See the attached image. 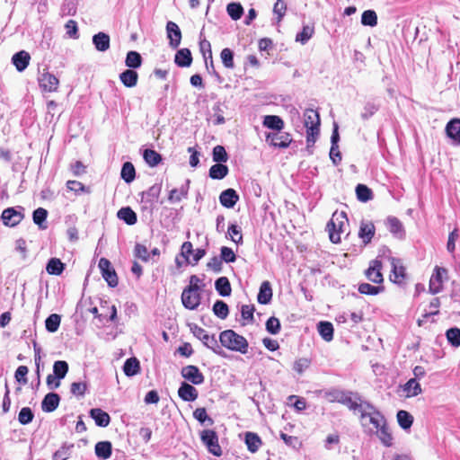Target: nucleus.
<instances>
[{
	"mask_svg": "<svg viewBox=\"0 0 460 460\" xmlns=\"http://www.w3.org/2000/svg\"><path fill=\"white\" fill-rule=\"evenodd\" d=\"M89 416L94 420L95 425L106 428L111 423V417L108 412L101 408H93L89 411Z\"/></svg>",
	"mask_w": 460,
	"mask_h": 460,
	"instance_id": "4be33fe9",
	"label": "nucleus"
},
{
	"mask_svg": "<svg viewBox=\"0 0 460 460\" xmlns=\"http://www.w3.org/2000/svg\"><path fill=\"white\" fill-rule=\"evenodd\" d=\"M143 158L146 164L150 167H155L163 161V156L161 154L154 149L149 148L144 150Z\"/></svg>",
	"mask_w": 460,
	"mask_h": 460,
	"instance_id": "ea45409f",
	"label": "nucleus"
},
{
	"mask_svg": "<svg viewBox=\"0 0 460 460\" xmlns=\"http://www.w3.org/2000/svg\"><path fill=\"white\" fill-rule=\"evenodd\" d=\"M181 376L191 383L193 385H202L205 381V376L199 368L194 365H188L181 368Z\"/></svg>",
	"mask_w": 460,
	"mask_h": 460,
	"instance_id": "9b49d317",
	"label": "nucleus"
},
{
	"mask_svg": "<svg viewBox=\"0 0 460 460\" xmlns=\"http://www.w3.org/2000/svg\"><path fill=\"white\" fill-rule=\"evenodd\" d=\"M189 326L194 337L199 339L205 347L222 358L227 357L226 351L218 344V341L216 339L215 334L209 335L206 330L196 323H190Z\"/></svg>",
	"mask_w": 460,
	"mask_h": 460,
	"instance_id": "f03ea898",
	"label": "nucleus"
},
{
	"mask_svg": "<svg viewBox=\"0 0 460 460\" xmlns=\"http://www.w3.org/2000/svg\"><path fill=\"white\" fill-rule=\"evenodd\" d=\"M348 391L341 390L339 388L323 389L318 392L319 395L325 398L330 402L341 403L344 401L345 395Z\"/></svg>",
	"mask_w": 460,
	"mask_h": 460,
	"instance_id": "aec40b11",
	"label": "nucleus"
},
{
	"mask_svg": "<svg viewBox=\"0 0 460 460\" xmlns=\"http://www.w3.org/2000/svg\"><path fill=\"white\" fill-rule=\"evenodd\" d=\"M234 53L231 49L225 48L221 50L220 58L226 68L233 69L234 67Z\"/></svg>",
	"mask_w": 460,
	"mask_h": 460,
	"instance_id": "680f3d73",
	"label": "nucleus"
},
{
	"mask_svg": "<svg viewBox=\"0 0 460 460\" xmlns=\"http://www.w3.org/2000/svg\"><path fill=\"white\" fill-rule=\"evenodd\" d=\"M357 199L361 202H367L373 199V191L367 185L358 183L355 189Z\"/></svg>",
	"mask_w": 460,
	"mask_h": 460,
	"instance_id": "8fccbe9b",
	"label": "nucleus"
},
{
	"mask_svg": "<svg viewBox=\"0 0 460 460\" xmlns=\"http://www.w3.org/2000/svg\"><path fill=\"white\" fill-rule=\"evenodd\" d=\"M243 12V7L239 2H231L226 5V13L234 21L241 19Z\"/></svg>",
	"mask_w": 460,
	"mask_h": 460,
	"instance_id": "49530a36",
	"label": "nucleus"
},
{
	"mask_svg": "<svg viewBox=\"0 0 460 460\" xmlns=\"http://www.w3.org/2000/svg\"><path fill=\"white\" fill-rule=\"evenodd\" d=\"M262 125L274 132L281 131L285 127L284 120L278 115H265Z\"/></svg>",
	"mask_w": 460,
	"mask_h": 460,
	"instance_id": "cd10ccee",
	"label": "nucleus"
},
{
	"mask_svg": "<svg viewBox=\"0 0 460 460\" xmlns=\"http://www.w3.org/2000/svg\"><path fill=\"white\" fill-rule=\"evenodd\" d=\"M24 218V208L21 206L10 207L3 210L1 220L9 227H14Z\"/></svg>",
	"mask_w": 460,
	"mask_h": 460,
	"instance_id": "423d86ee",
	"label": "nucleus"
},
{
	"mask_svg": "<svg viewBox=\"0 0 460 460\" xmlns=\"http://www.w3.org/2000/svg\"><path fill=\"white\" fill-rule=\"evenodd\" d=\"M266 141L274 147L287 148L292 142L291 135L288 132H268L266 133Z\"/></svg>",
	"mask_w": 460,
	"mask_h": 460,
	"instance_id": "9d476101",
	"label": "nucleus"
},
{
	"mask_svg": "<svg viewBox=\"0 0 460 460\" xmlns=\"http://www.w3.org/2000/svg\"><path fill=\"white\" fill-rule=\"evenodd\" d=\"M212 311L217 317L225 320L229 314V306L225 301L217 299L213 305Z\"/></svg>",
	"mask_w": 460,
	"mask_h": 460,
	"instance_id": "09e8293b",
	"label": "nucleus"
},
{
	"mask_svg": "<svg viewBox=\"0 0 460 460\" xmlns=\"http://www.w3.org/2000/svg\"><path fill=\"white\" fill-rule=\"evenodd\" d=\"M66 269V264L58 258H50L46 265V271L49 275L60 276Z\"/></svg>",
	"mask_w": 460,
	"mask_h": 460,
	"instance_id": "c9c22d12",
	"label": "nucleus"
},
{
	"mask_svg": "<svg viewBox=\"0 0 460 460\" xmlns=\"http://www.w3.org/2000/svg\"><path fill=\"white\" fill-rule=\"evenodd\" d=\"M98 267L101 270L102 278L107 282L108 286L110 288L117 287L119 284V279L111 261L106 258H101Z\"/></svg>",
	"mask_w": 460,
	"mask_h": 460,
	"instance_id": "6e6552de",
	"label": "nucleus"
},
{
	"mask_svg": "<svg viewBox=\"0 0 460 460\" xmlns=\"http://www.w3.org/2000/svg\"><path fill=\"white\" fill-rule=\"evenodd\" d=\"M446 337L451 346L455 348L460 346V329L458 327H451L447 330Z\"/></svg>",
	"mask_w": 460,
	"mask_h": 460,
	"instance_id": "69168bd1",
	"label": "nucleus"
},
{
	"mask_svg": "<svg viewBox=\"0 0 460 460\" xmlns=\"http://www.w3.org/2000/svg\"><path fill=\"white\" fill-rule=\"evenodd\" d=\"M73 443H63L62 446L53 454L52 460H66L70 457L74 448Z\"/></svg>",
	"mask_w": 460,
	"mask_h": 460,
	"instance_id": "de8ad7c7",
	"label": "nucleus"
},
{
	"mask_svg": "<svg viewBox=\"0 0 460 460\" xmlns=\"http://www.w3.org/2000/svg\"><path fill=\"white\" fill-rule=\"evenodd\" d=\"M123 372L128 377H132L140 373V362L136 357L128 358L123 364Z\"/></svg>",
	"mask_w": 460,
	"mask_h": 460,
	"instance_id": "2f4dec72",
	"label": "nucleus"
},
{
	"mask_svg": "<svg viewBox=\"0 0 460 460\" xmlns=\"http://www.w3.org/2000/svg\"><path fill=\"white\" fill-rule=\"evenodd\" d=\"M228 173L229 168L225 164L216 163L208 170V176L213 180H223Z\"/></svg>",
	"mask_w": 460,
	"mask_h": 460,
	"instance_id": "e433bc0d",
	"label": "nucleus"
},
{
	"mask_svg": "<svg viewBox=\"0 0 460 460\" xmlns=\"http://www.w3.org/2000/svg\"><path fill=\"white\" fill-rule=\"evenodd\" d=\"M192 55L191 51L187 49L183 48L181 49H178L174 56V63L179 67H189L192 64Z\"/></svg>",
	"mask_w": 460,
	"mask_h": 460,
	"instance_id": "a878e982",
	"label": "nucleus"
},
{
	"mask_svg": "<svg viewBox=\"0 0 460 460\" xmlns=\"http://www.w3.org/2000/svg\"><path fill=\"white\" fill-rule=\"evenodd\" d=\"M166 33L169 39V46L173 49H177L181 40V31L178 24L172 21L167 22Z\"/></svg>",
	"mask_w": 460,
	"mask_h": 460,
	"instance_id": "2eb2a0df",
	"label": "nucleus"
},
{
	"mask_svg": "<svg viewBox=\"0 0 460 460\" xmlns=\"http://www.w3.org/2000/svg\"><path fill=\"white\" fill-rule=\"evenodd\" d=\"M367 411H362L359 416L361 425L364 429L367 427V423L372 424L375 430H377L380 426L386 422L385 417L383 413L373 404H367Z\"/></svg>",
	"mask_w": 460,
	"mask_h": 460,
	"instance_id": "39448f33",
	"label": "nucleus"
},
{
	"mask_svg": "<svg viewBox=\"0 0 460 460\" xmlns=\"http://www.w3.org/2000/svg\"><path fill=\"white\" fill-rule=\"evenodd\" d=\"M201 301L200 291L197 288H184L181 293L182 305L189 310H195L199 307Z\"/></svg>",
	"mask_w": 460,
	"mask_h": 460,
	"instance_id": "1a4fd4ad",
	"label": "nucleus"
},
{
	"mask_svg": "<svg viewBox=\"0 0 460 460\" xmlns=\"http://www.w3.org/2000/svg\"><path fill=\"white\" fill-rule=\"evenodd\" d=\"M200 440L206 446L208 452L215 456L222 455V449L218 443L217 433L213 429H204L200 432Z\"/></svg>",
	"mask_w": 460,
	"mask_h": 460,
	"instance_id": "0eeeda50",
	"label": "nucleus"
},
{
	"mask_svg": "<svg viewBox=\"0 0 460 460\" xmlns=\"http://www.w3.org/2000/svg\"><path fill=\"white\" fill-rule=\"evenodd\" d=\"M120 177L126 183H131L136 178V169L131 162L122 164Z\"/></svg>",
	"mask_w": 460,
	"mask_h": 460,
	"instance_id": "c03bdc74",
	"label": "nucleus"
},
{
	"mask_svg": "<svg viewBox=\"0 0 460 460\" xmlns=\"http://www.w3.org/2000/svg\"><path fill=\"white\" fill-rule=\"evenodd\" d=\"M358 292L363 295L376 296L385 290L384 286H374L369 283H361L358 285Z\"/></svg>",
	"mask_w": 460,
	"mask_h": 460,
	"instance_id": "4d7b16f0",
	"label": "nucleus"
},
{
	"mask_svg": "<svg viewBox=\"0 0 460 460\" xmlns=\"http://www.w3.org/2000/svg\"><path fill=\"white\" fill-rule=\"evenodd\" d=\"M212 159L215 163L225 164L229 159V155L223 146L217 145L212 150Z\"/></svg>",
	"mask_w": 460,
	"mask_h": 460,
	"instance_id": "bf43d9fd",
	"label": "nucleus"
},
{
	"mask_svg": "<svg viewBox=\"0 0 460 460\" xmlns=\"http://www.w3.org/2000/svg\"><path fill=\"white\" fill-rule=\"evenodd\" d=\"M388 231L394 235V237L402 240L406 236V232L402 223L396 217L389 216L385 222Z\"/></svg>",
	"mask_w": 460,
	"mask_h": 460,
	"instance_id": "4468645a",
	"label": "nucleus"
},
{
	"mask_svg": "<svg viewBox=\"0 0 460 460\" xmlns=\"http://www.w3.org/2000/svg\"><path fill=\"white\" fill-rule=\"evenodd\" d=\"M346 224H348V217L345 212H341L340 214L335 212L332 215V219L326 226L330 241L332 243H339L341 242V233L344 231Z\"/></svg>",
	"mask_w": 460,
	"mask_h": 460,
	"instance_id": "20e7f679",
	"label": "nucleus"
},
{
	"mask_svg": "<svg viewBox=\"0 0 460 460\" xmlns=\"http://www.w3.org/2000/svg\"><path fill=\"white\" fill-rule=\"evenodd\" d=\"M93 44L99 52H105L110 49L111 38L106 32L100 31L93 36Z\"/></svg>",
	"mask_w": 460,
	"mask_h": 460,
	"instance_id": "bb28decb",
	"label": "nucleus"
},
{
	"mask_svg": "<svg viewBox=\"0 0 460 460\" xmlns=\"http://www.w3.org/2000/svg\"><path fill=\"white\" fill-rule=\"evenodd\" d=\"M34 412L30 407H22L18 413V421L22 425H28L34 419Z\"/></svg>",
	"mask_w": 460,
	"mask_h": 460,
	"instance_id": "338daca9",
	"label": "nucleus"
},
{
	"mask_svg": "<svg viewBox=\"0 0 460 460\" xmlns=\"http://www.w3.org/2000/svg\"><path fill=\"white\" fill-rule=\"evenodd\" d=\"M238 200L239 195L236 190L232 188L223 190L219 195L220 204L226 208H234Z\"/></svg>",
	"mask_w": 460,
	"mask_h": 460,
	"instance_id": "412c9836",
	"label": "nucleus"
},
{
	"mask_svg": "<svg viewBox=\"0 0 460 460\" xmlns=\"http://www.w3.org/2000/svg\"><path fill=\"white\" fill-rule=\"evenodd\" d=\"M390 279L395 284L401 285L406 277L405 268L401 264L400 259H391Z\"/></svg>",
	"mask_w": 460,
	"mask_h": 460,
	"instance_id": "f3484780",
	"label": "nucleus"
},
{
	"mask_svg": "<svg viewBox=\"0 0 460 460\" xmlns=\"http://www.w3.org/2000/svg\"><path fill=\"white\" fill-rule=\"evenodd\" d=\"M380 108V104L377 103L375 100L367 101L364 107L363 111L360 114V117L363 120L369 119L372 116H374Z\"/></svg>",
	"mask_w": 460,
	"mask_h": 460,
	"instance_id": "a18cd8bd",
	"label": "nucleus"
},
{
	"mask_svg": "<svg viewBox=\"0 0 460 460\" xmlns=\"http://www.w3.org/2000/svg\"><path fill=\"white\" fill-rule=\"evenodd\" d=\"M61 397L58 394L48 393L41 401V410L44 412H52L56 411L59 405Z\"/></svg>",
	"mask_w": 460,
	"mask_h": 460,
	"instance_id": "6ab92c4d",
	"label": "nucleus"
},
{
	"mask_svg": "<svg viewBox=\"0 0 460 460\" xmlns=\"http://www.w3.org/2000/svg\"><path fill=\"white\" fill-rule=\"evenodd\" d=\"M273 296V291L271 288V284L268 280H264L259 288V292L257 295V302L261 305H269Z\"/></svg>",
	"mask_w": 460,
	"mask_h": 460,
	"instance_id": "5701e85b",
	"label": "nucleus"
},
{
	"mask_svg": "<svg viewBox=\"0 0 460 460\" xmlns=\"http://www.w3.org/2000/svg\"><path fill=\"white\" fill-rule=\"evenodd\" d=\"M447 272L446 269L436 266L429 284V291L430 294L435 295L442 290L443 278L447 275Z\"/></svg>",
	"mask_w": 460,
	"mask_h": 460,
	"instance_id": "f8f14e48",
	"label": "nucleus"
},
{
	"mask_svg": "<svg viewBox=\"0 0 460 460\" xmlns=\"http://www.w3.org/2000/svg\"><path fill=\"white\" fill-rule=\"evenodd\" d=\"M255 306L253 305H243L241 306V316L244 321L242 325L252 324L254 323Z\"/></svg>",
	"mask_w": 460,
	"mask_h": 460,
	"instance_id": "603ef678",
	"label": "nucleus"
},
{
	"mask_svg": "<svg viewBox=\"0 0 460 460\" xmlns=\"http://www.w3.org/2000/svg\"><path fill=\"white\" fill-rule=\"evenodd\" d=\"M69 366L65 360H57L53 364V376L60 381L64 379L68 372Z\"/></svg>",
	"mask_w": 460,
	"mask_h": 460,
	"instance_id": "3c124183",
	"label": "nucleus"
},
{
	"mask_svg": "<svg viewBox=\"0 0 460 460\" xmlns=\"http://www.w3.org/2000/svg\"><path fill=\"white\" fill-rule=\"evenodd\" d=\"M266 331L271 335H277L281 330V323L279 318L270 316L265 323Z\"/></svg>",
	"mask_w": 460,
	"mask_h": 460,
	"instance_id": "774afa93",
	"label": "nucleus"
},
{
	"mask_svg": "<svg viewBox=\"0 0 460 460\" xmlns=\"http://www.w3.org/2000/svg\"><path fill=\"white\" fill-rule=\"evenodd\" d=\"M30 60L31 56L25 50H20L12 57V64L18 72H23L28 67Z\"/></svg>",
	"mask_w": 460,
	"mask_h": 460,
	"instance_id": "b1692460",
	"label": "nucleus"
},
{
	"mask_svg": "<svg viewBox=\"0 0 460 460\" xmlns=\"http://www.w3.org/2000/svg\"><path fill=\"white\" fill-rule=\"evenodd\" d=\"M361 24L363 26L375 27L377 24V14L372 9L366 10L361 14Z\"/></svg>",
	"mask_w": 460,
	"mask_h": 460,
	"instance_id": "13d9d810",
	"label": "nucleus"
},
{
	"mask_svg": "<svg viewBox=\"0 0 460 460\" xmlns=\"http://www.w3.org/2000/svg\"><path fill=\"white\" fill-rule=\"evenodd\" d=\"M370 433H375L380 439L382 444L385 447H391L393 445V436L390 432L387 421L379 427L377 430L369 429Z\"/></svg>",
	"mask_w": 460,
	"mask_h": 460,
	"instance_id": "c85d7f7f",
	"label": "nucleus"
},
{
	"mask_svg": "<svg viewBox=\"0 0 460 460\" xmlns=\"http://www.w3.org/2000/svg\"><path fill=\"white\" fill-rule=\"evenodd\" d=\"M382 261L378 258L370 261L368 268L365 271V275L368 280L376 284H382L384 277L381 272Z\"/></svg>",
	"mask_w": 460,
	"mask_h": 460,
	"instance_id": "ddd939ff",
	"label": "nucleus"
},
{
	"mask_svg": "<svg viewBox=\"0 0 460 460\" xmlns=\"http://www.w3.org/2000/svg\"><path fill=\"white\" fill-rule=\"evenodd\" d=\"M305 127L306 128L307 147L313 146L320 134V115L313 109H306L305 111Z\"/></svg>",
	"mask_w": 460,
	"mask_h": 460,
	"instance_id": "7ed1b4c3",
	"label": "nucleus"
},
{
	"mask_svg": "<svg viewBox=\"0 0 460 460\" xmlns=\"http://www.w3.org/2000/svg\"><path fill=\"white\" fill-rule=\"evenodd\" d=\"M447 136L456 145H460V119H450L446 126Z\"/></svg>",
	"mask_w": 460,
	"mask_h": 460,
	"instance_id": "393cba45",
	"label": "nucleus"
},
{
	"mask_svg": "<svg viewBox=\"0 0 460 460\" xmlns=\"http://www.w3.org/2000/svg\"><path fill=\"white\" fill-rule=\"evenodd\" d=\"M228 234L234 243L236 244H243L242 229L235 222L229 223Z\"/></svg>",
	"mask_w": 460,
	"mask_h": 460,
	"instance_id": "0e129e2a",
	"label": "nucleus"
},
{
	"mask_svg": "<svg viewBox=\"0 0 460 460\" xmlns=\"http://www.w3.org/2000/svg\"><path fill=\"white\" fill-rule=\"evenodd\" d=\"M117 217L128 226H133L137 222V213L128 206L119 208L117 212Z\"/></svg>",
	"mask_w": 460,
	"mask_h": 460,
	"instance_id": "c756f323",
	"label": "nucleus"
},
{
	"mask_svg": "<svg viewBox=\"0 0 460 460\" xmlns=\"http://www.w3.org/2000/svg\"><path fill=\"white\" fill-rule=\"evenodd\" d=\"M94 452L101 460H107L112 454V445L110 441H100L95 444Z\"/></svg>",
	"mask_w": 460,
	"mask_h": 460,
	"instance_id": "473e14b6",
	"label": "nucleus"
},
{
	"mask_svg": "<svg viewBox=\"0 0 460 460\" xmlns=\"http://www.w3.org/2000/svg\"><path fill=\"white\" fill-rule=\"evenodd\" d=\"M396 419L399 426L403 430H409L413 424L412 415L404 410H399L396 413Z\"/></svg>",
	"mask_w": 460,
	"mask_h": 460,
	"instance_id": "37998d69",
	"label": "nucleus"
},
{
	"mask_svg": "<svg viewBox=\"0 0 460 460\" xmlns=\"http://www.w3.org/2000/svg\"><path fill=\"white\" fill-rule=\"evenodd\" d=\"M178 395L184 402H194L199 397V392L192 385L184 381L180 385Z\"/></svg>",
	"mask_w": 460,
	"mask_h": 460,
	"instance_id": "a211bd4d",
	"label": "nucleus"
},
{
	"mask_svg": "<svg viewBox=\"0 0 460 460\" xmlns=\"http://www.w3.org/2000/svg\"><path fill=\"white\" fill-rule=\"evenodd\" d=\"M162 190V183H155L146 191L142 192V196L146 198V202H154L158 199Z\"/></svg>",
	"mask_w": 460,
	"mask_h": 460,
	"instance_id": "e2e57ef3",
	"label": "nucleus"
},
{
	"mask_svg": "<svg viewBox=\"0 0 460 460\" xmlns=\"http://www.w3.org/2000/svg\"><path fill=\"white\" fill-rule=\"evenodd\" d=\"M403 391L407 394L408 397H412L421 394V387L416 378H411L404 384Z\"/></svg>",
	"mask_w": 460,
	"mask_h": 460,
	"instance_id": "5fc2aeb1",
	"label": "nucleus"
},
{
	"mask_svg": "<svg viewBox=\"0 0 460 460\" xmlns=\"http://www.w3.org/2000/svg\"><path fill=\"white\" fill-rule=\"evenodd\" d=\"M60 323L61 315L58 314H51L45 320V328L49 332L54 333L58 330Z\"/></svg>",
	"mask_w": 460,
	"mask_h": 460,
	"instance_id": "6e6d98bb",
	"label": "nucleus"
},
{
	"mask_svg": "<svg viewBox=\"0 0 460 460\" xmlns=\"http://www.w3.org/2000/svg\"><path fill=\"white\" fill-rule=\"evenodd\" d=\"M375 235V226L372 223H361L358 236L362 239L365 244L371 242Z\"/></svg>",
	"mask_w": 460,
	"mask_h": 460,
	"instance_id": "a19ab883",
	"label": "nucleus"
},
{
	"mask_svg": "<svg viewBox=\"0 0 460 460\" xmlns=\"http://www.w3.org/2000/svg\"><path fill=\"white\" fill-rule=\"evenodd\" d=\"M143 64V58L140 53L136 50H129L125 58V66L128 69L136 70L139 68Z\"/></svg>",
	"mask_w": 460,
	"mask_h": 460,
	"instance_id": "4c0bfd02",
	"label": "nucleus"
},
{
	"mask_svg": "<svg viewBox=\"0 0 460 460\" xmlns=\"http://www.w3.org/2000/svg\"><path fill=\"white\" fill-rule=\"evenodd\" d=\"M48 210L43 208H38L32 212V220L35 225L39 226L40 229L45 230L48 228V225L46 223L48 217Z\"/></svg>",
	"mask_w": 460,
	"mask_h": 460,
	"instance_id": "79ce46f5",
	"label": "nucleus"
},
{
	"mask_svg": "<svg viewBox=\"0 0 460 460\" xmlns=\"http://www.w3.org/2000/svg\"><path fill=\"white\" fill-rule=\"evenodd\" d=\"M218 340L221 348L225 347L231 351L239 352L241 354H246L248 352V341L234 330L228 329L221 332Z\"/></svg>",
	"mask_w": 460,
	"mask_h": 460,
	"instance_id": "f257e3e1",
	"label": "nucleus"
},
{
	"mask_svg": "<svg viewBox=\"0 0 460 460\" xmlns=\"http://www.w3.org/2000/svg\"><path fill=\"white\" fill-rule=\"evenodd\" d=\"M193 417L201 424L205 426H211L214 423V420L211 417H209L207 413V410L203 407L197 408L193 411Z\"/></svg>",
	"mask_w": 460,
	"mask_h": 460,
	"instance_id": "052dcab7",
	"label": "nucleus"
},
{
	"mask_svg": "<svg viewBox=\"0 0 460 460\" xmlns=\"http://www.w3.org/2000/svg\"><path fill=\"white\" fill-rule=\"evenodd\" d=\"M39 84L43 91L52 93L58 90L59 80L55 75L46 72L39 77Z\"/></svg>",
	"mask_w": 460,
	"mask_h": 460,
	"instance_id": "dca6fc26",
	"label": "nucleus"
},
{
	"mask_svg": "<svg viewBox=\"0 0 460 460\" xmlns=\"http://www.w3.org/2000/svg\"><path fill=\"white\" fill-rule=\"evenodd\" d=\"M244 442L251 453H256L262 444L261 438L257 433L247 431L244 434Z\"/></svg>",
	"mask_w": 460,
	"mask_h": 460,
	"instance_id": "f704fd0d",
	"label": "nucleus"
},
{
	"mask_svg": "<svg viewBox=\"0 0 460 460\" xmlns=\"http://www.w3.org/2000/svg\"><path fill=\"white\" fill-rule=\"evenodd\" d=\"M215 288L221 296H229L232 293L231 283L226 277H219L215 281Z\"/></svg>",
	"mask_w": 460,
	"mask_h": 460,
	"instance_id": "58836bf2",
	"label": "nucleus"
},
{
	"mask_svg": "<svg viewBox=\"0 0 460 460\" xmlns=\"http://www.w3.org/2000/svg\"><path fill=\"white\" fill-rule=\"evenodd\" d=\"M314 33V25H308V24L304 25L301 31L296 33V41L300 42L302 45H305L313 37Z\"/></svg>",
	"mask_w": 460,
	"mask_h": 460,
	"instance_id": "864d4df0",
	"label": "nucleus"
},
{
	"mask_svg": "<svg viewBox=\"0 0 460 460\" xmlns=\"http://www.w3.org/2000/svg\"><path fill=\"white\" fill-rule=\"evenodd\" d=\"M317 331L325 341L330 342L333 340L334 328L331 322L320 321L317 323Z\"/></svg>",
	"mask_w": 460,
	"mask_h": 460,
	"instance_id": "72a5a7b5",
	"label": "nucleus"
},
{
	"mask_svg": "<svg viewBox=\"0 0 460 460\" xmlns=\"http://www.w3.org/2000/svg\"><path fill=\"white\" fill-rule=\"evenodd\" d=\"M121 84L127 88H133L137 84L138 74L136 70L126 69L119 74Z\"/></svg>",
	"mask_w": 460,
	"mask_h": 460,
	"instance_id": "7c9ffc66",
	"label": "nucleus"
}]
</instances>
